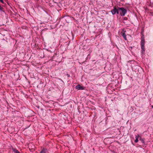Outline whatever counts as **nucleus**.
Listing matches in <instances>:
<instances>
[{
    "label": "nucleus",
    "instance_id": "obj_5",
    "mask_svg": "<svg viewBox=\"0 0 153 153\" xmlns=\"http://www.w3.org/2000/svg\"><path fill=\"white\" fill-rule=\"evenodd\" d=\"M76 88L78 90H84L85 89V87L84 86H81L80 85H78L76 86Z\"/></svg>",
    "mask_w": 153,
    "mask_h": 153
},
{
    "label": "nucleus",
    "instance_id": "obj_8",
    "mask_svg": "<svg viewBox=\"0 0 153 153\" xmlns=\"http://www.w3.org/2000/svg\"><path fill=\"white\" fill-rule=\"evenodd\" d=\"M12 150H13L14 153H19L20 152L19 151L16 149L13 148H12Z\"/></svg>",
    "mask_w": 153,
    "mask_h": 153
},
{
    "label": "nucleus",
    "instance_id": "obj_2",
    "mask_svg": "<svg viewBox=\"0 0 153 153\" xmlns=\"http://www.w3.org/2000/svg\"><path fill=\"white\" fill-rule=\"evenodd\" d=\"M120 11V14L121 16H124L127 13L126 10L123 7H118Z\"/></svg>",
    "mask_w": 153,
    "mask_h": 153
},
{
    "label": "nucleus",
    "instance_id": "obj_10",
    "mask_svg": "<svg viewBox=\"0 0 153 153\" xmlns=\"http://www.w3.org/2000/svg\"><path fill=\"white\" fill-rule=\"evenodd\" d=\"M118 7H117V12H116V13H117L118 14H119V11H120V10H119V9Z\"/></svg>",
    "mask_w": 153,
    "mask_h": 153
},
{
    "label": "nucleus",
    "instance_id": "obj_16",
    "mask_svg": "<svg viewBox=\"0 0 153 153\" xmlns=\"http://www.w3.org/2000/svg\"><path fill=\"white\" fill-rule=\"evenodd\" d=\"M152 108H153V105H152Z\"/></svg>",
    "mask_w": 153,
    "mask_h": 153
},
{
    "label": "nucleus",
    "instance_id": "obj_7",
    "mask_svg": "<svg viewBox=\"0 0 153 153\" xmlns=\"http://www.w3.org/2000/svg\"><path fill=\"white\" fill-rule=\"evenodd\" d=\"M139 140L141 141V142L143 144H145V139L144 138H142L140 137Z\"/></svg>",
    "mask_w": 153,
    "mask_h": 153
},
{
    "label": "nucleus",
    "instance_id": "obj_13",
    "mask_svg": "<svg viewBox=\"0 0 153 153\" xmlns=\"http://www.w3.org/2000/svg\"><path fill=\"white\" fill-rule=\"evenodd\" d=\"M127 19H128V18L126 17H124V20H127Z\"/></svg>",
    "mask_w": 153,
    "mask_h": 153
},
{
    "label": "nucleus",
    "instance_id": "obj_14",
    "mask_svg": "<svg viewBox=\"0 0 153 153\" xmlns=\"http://www.w3.org/2000/svg\"><path fill=\"white\" fill-rule=\"evenodd\" d=\"M67 76L68 77H70V75L68 74H67Z\"/></svg>",
    "mask_w": 153,
    "mask_h": 153
},
{
    "label": "nucleus",
    "instance_id": "obj_9",
    "mask_svg": "<svg viewBox=\"0 0 153 153\" xmlns=\"http://www.w3.org/2000/svg\"><path fill=\"white\" fill-rule=\"evenodd\" d=\"M4 8L2 7L1 5H0V12L2 11L4 13H5V11H4Z\"/></svg>",
    "mask_w": 153,
    "mask_h": 153
},
{
    "label": "nucleus",
    "instance_id": "obj_17",
    "mask_svg": "<svg viewBox=\"0 0 153 153\" xmlns=\"http://www.w3.org/2000/svg\"><path fill=\"white\" fill-rule=\"evenodd\" d=\"M19 153H20V152H19Z\"/></svg>",
    "mask_w": 153,
    "mask_h": 153
},
{
    "label": "nucleus",
    "instance_id": "obj_11",
    "mask_svg": "<svg viewBox=\"0 0 153 153\" xmlns=\"http://www.w3.org/2000/svg\"><path fill=\"white\" fill-rule=\"evenodd\" d=\"M136 140H134L135 143H137L138 141V138L137 137V136H136Z\"/></svg>",
    "mask_w": 153,
    "mask_h": 153
},
{
    "label": "nucleus",
    "instance_id": "obj_12",
    "mask_svg": "<svg viewBox=\"0 0 153 153\" xmlns=\"http://www.w3.org/2000/svg\"><path fill=\"white\" fill-rule=\"evenodd\" d=\"M0 1L3 4H4V2L3 0H0Z\"/></svg>",
    "mask_w": 153,
    "mask_h": 153
},
{
    "label": "nucleus",
    "instance_id": "obj_3",
    "mask_svg": "<svg viewBox=\"0 0 153 153\" xmlns=\"http://www.w3.org/2000/svg\"><path fill=\"white\" fill-rule=\"evenodd\" d=\"M126 32V31L125 30H123L121 32V35L123 37V38L125 40H127V39L126 37V34L125 33Z\"/></svg>",
    "mask_w": 153,
    "mask_h": 153
},
{
    "label": "nucleus",
    "instance_id": "obj_1",
    "mask_svg": "<svg viewBox=\"0 0 153 153\" xmlns=\"http://www.w3.org/2000/svg\"><path fill=\"white\" fill-rule=\"evenodd\" d=\"M143 31H142L141 34H142V36L141 37V53H144L145 51V39L144 35L143 34Z\"/></svg>",
    "mask_w": 153,
    "mask_h": 153
},
{
    "label": "nucleus",
    "instance_id": "obj_4",
    "mask_svg": "<svg viewBox=\"0 0 153 153\" xmlns=\"http://www.w3.org/2000/svg\"><path fill=\"white\" fill-rule=\"evenodd\" d=\"M113 8V9L111 11V12L113 15H114L116 14V12H117V7L116 6H114Z\"/></svg>",
    "mask_w": 153,
    "mask_h": 153
},
{
    "label": "nucleus",
    "instance_id": "obj_15",
    "mask_svg": "<svg viewBox=\"0 0 153 153\" xmlns=\"http://www.w3.org/2000/svg\"><path fill=\"white\" fill-rule=\"evenodd\" d=\"M70 42V41H69V42H68V46L69 45V44Z\"/></svg>",
    "mask_w": 153,
    "mask_h": 153
},
{
    "label": "nucleus",
    "instance_id": "obj_6",
    "mask_svg": "<svg viewBox=\"0 0 153 153\" xmlns=\"http://www.w3.org/2000/svg\"><path fill=\"white\" fill-rule=\"evenodd\" d=\"M48 152V149L45 148H43L39 153H46Z\"/></svg>",
    "mask_w": 153,
    "mask_h": 153
}]
</instances>
